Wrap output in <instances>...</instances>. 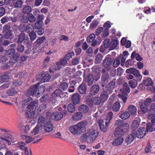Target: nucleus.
<instances>
[{"label":"nucleus","mask_w":155,"mask_h":155,"mask_svg":"<svg viewBox=\"0 0 155 155\" xmlns=\"http://www.w3.org/2000/svg\"><path fill=\"white\" fill-rule=\"evenodd\" d=\"M69 130L74 135L80 134L85 132V133L81 136V139L83 141H86L89 143L93 142L97 138L99 134L97 130L91 129L86 130L85 124L82 122L70 127Z\"/></svg>","instance_id":"nucleus-1"},{"label":"nucleus","mask_w":155,"mask_h":155,"mask_svg":"<svg viewBox=\"0 0 155 155\" xmlns=\"http://www.w3.org/2000/svg\"><path fill=\"white\" fill-rule=\"evenodd\" d=\"M51 119L50 116L46 117L41 116L39 117L38 120V124L34 129L31 132V135H34L37 134L40 131L43 129V127L46 124L48 120Z\"/></svg>","instance_id":"nucleus-2"},{"label":"nucleus","mask_w":155,"mask_h":155,"mask_svg":"<svg viewBox=\"0 0 155 155\" xmlns=\"http://www.w3.org/2000/svg\"><path fill=\"white\" fill-rule=\"evenodd\" d=\"M113 116V113L110 112L107 114L105 118L100 121L99 124L100 128L102 131L105 132L107 130Z\"/></svg>","instance_id":"nucleus-3"},{"label":"nucleus","mask_w":155,"mask_h":155,"mask_svg":"<svg viewBox=\"0 0 155 155\" xmlns=\"http://www.w3.org/2000/svg\"><path fill=\"white\" fill-rule=\"evenodd\" d=\"M38 101L37 100L31 101L29 103V105L27 107L30 110L29 112H27L26 113L28 115V117L29 118H35L37 117L36 114L34 110H32L33 107L35 106H37L36 105L38 104Z\"/></svg>","instance_id":"nucleus-4"},{"label":"nucleus","mask_w":155,"mask_h":155,"mask_svg":"<svg viewBox=\"0 0 155 155\" xmlns=\"http://www.w3.org/2000/svg\"><path fill=\"white\" fill-rule=\"evenodd\" d=\"M121 91L122 94H118V97L124 103H125L127 99L126 95H127L130 91V88L127 83H125L124 84L123 88L121 90Z\"/></svg>","instance_id":"nucleus-5"},{"label":"nucleus","mask_w":155,"mask_h":155,"mask_svg":"<svg viewBox=\"0 0 155 155\" xmlns=\"http://www.w3.org/2000/svg\"><path fill=\"white\" fill-rule=\"evenodd\" d=\"M67 65V62L66 61H61V60L55 64H51L50 67L49 71L51 73H53L56 71H58L63 67Z\"/></svg>","instance_id":"nucleus-6"},{"label":"nucleus","mask_w":155,"mask_h":155,"mask_svg":"<svg viewBox=\"0 0 155 155\" xmlns=\"http://www.w3.org/2000/svg\"><path fill=\"white\" fill-rule=\"evenodd\" d=\"M152 99L150 98H147L144 102L143 101H140L139 102V105L142 111L144 113H145L148 111V106L151 102Z\"/></svg>","instance_id":"nucleus-7"},{"label":"nucleus","mask_w":155,"mask_h":155,"mask_svg":"<svg viewBox=\"0 0 155 155\" xmlns=\"http://www.w3.org/2000/svg\"><path fill=\"white\" fill-rule=\"evenodd\" d=\"M41 92L38 93H35L34 91L35 90V87H31L30 89L27 91L25 93V94L27 96H29L31 95L37 97H39L41 95V94L44 92V88L42 87Z\"/></svg>","instance_id":"nucleus-8"},{"label":"nucleus","mask_w":155,"mask_h":155,"mask_svg":"<svg viewBox=\"0 0 155 155\" xmlns=\"http://www.w3.org/2000/svg\"><path fill=\"white\" fill-rule=\"evenodd\" d=\"M115 126H119L123 130L125 133L129 129V126L128 124L124 123L121 120H118L116 121Z\"/></svg>","instance_id":"nucleus-9"},{"label":"nucleus","mask_w":155,"mask_h":155,"mask_svg":"<svg viewBox=\"0 0 155 155\" xmlns=\"http://www.w3.org/2000/svg\"><path fill=\"white\" fill-rule=\"evenodd\" d=\"M132 132L136 137L140 138L145 135L146 130L145 128L142 127L139 128L137 131L133 130Z\"/></svg>","instance_id":"nucleus-10"},{"label":"nucleus","mask_w":155,"mask_h":155,"mask_svg":"<svg viewBox=\"0 0 155 155\" xmlns=\"http://www.w3.org/2000/svg\"><path fill=\"white\" fill-rule=\"evenodd\" d=\"M64 93L60 89L56 90L52 94V96L54 100L63 97Z\"/></svg>","instance_id":"nucleus-11"},{"label":"nucleus","mask_w":155,"mask_h":155,"mask_svg":"<svg viewBox=\"0 0 155 155\" xmlns=\"http://www.w3.org/2000/svg\"><path fill=\"white\" fill-rule=\"evenodd\" d=\"M54 127V126L51 122L50 121H48L43 127V129L44 128L46 132H50L53 130Z\"/></svg>","instance_id":"nucleus-12"},{"label":"nucleus","mask_w":155,"mask_h":155,"mask_svg":"<svg viewBox=\"0 0 155 155\" xmlns=\"http://www.w3.org/2000/svg\"><path fill=\"white\" fill-rule=\"evenodd\" d=\"M115 84L114 81L110 82L106 86L105 90L109 92L110 94L112 92V89L114 88Z\"/></svg>","instance_id":"nucleus-13"},{"label":"nucleus","mask_w":155,"mask_h":155,"mask_svg":"<svg viewBox=\"0 0 155 155\" xmlns=\"http://www.w3.org/2000/svg\"><path fill=\"white\" fill-rule=\"evenodd\" d=\"M143 83L145 86L150 87V88H149L148 90H151L153 89V83L151 78H148L146 79L143 81Z\"/></svg>","instance_id":"nucleus-14"},{"label":"nucleus","mask_w":155,"mask_h":155,"mask_svg":"<svg viewBox=\"0 0 155 155\" xmlns=\"http://www.w3.org/2000/svg\"><path fill=\"white\" fill-rule=\"evenodd\" d=\"M80 97L78 94H74L72 96L71 100L74 104H78L80 103Z\"/></svg>","instance_id":"nucleus-15"},{"label":"nucleus","mask_w":155,"mask_h":155,"mask_svg":"<svg viewBox=\"0 0 155 155\" xmlns=\"http://www.w3.org/2000/svg\"><path fill=\"white\" fill-rule=\"evenodd\" d=\"M102 72L103 74L102 77V85L103 87H104L105 85L108 81V75L107 73L105 72V71L104 69L102 70Z\"/></svg>","instance_id":"nucleus-16"},{"label":"nucleus","mask_w":155,"mask_h":155,"mask_svg":"<svg viewBox=\"0 0 155 155\" xmlns=\"http://www.w3.org/2000/svg\"><path fill=\"white\" fill-rule=\"evenodd\" d=\"M136 137L135 135L132 132L131 134L128 135L125 140V142L127 143V145L131 144Z\"/></svg>","instance_id":"nucleus-17"},{"label":"nucleus","mask_w":155,"mask_h":155,"mask_svg":"<svg viewBox=\"0 0 155 155\" xmlns=\"http://www.w3.org/2000/svg\"><path fill=\"white\" fill-rule=\"evenodd\" d=\"M124 139L121 137L116 138L112 141V144L114 146H117L121 145L123 142Z\"/></svg>","instance_id":"nucleus-18"},{"label":"nucleus","mask_w":155,"mask_h":155,"mask_svg":"<svg viewBox=\"0 0 155 155\" xmlns=\"http://www.w3.org/2000/svg\"><path fill=\"white\" fill-rule=\"evenodd\" d=\"M94 78L92 74H89L85 78V82L88 85H91L94 81Z\"/></svg>","instance_id":"nucleus-19"},{"label":"nucleus","mask_w":155,"mask_h":155,"mask_svg":"<svg viewBox=\"0 0 155 155\" xmlns=\"http://www.w3.org/2000/svg\"><path fill=\"white\" fill-rule=\"evenodd\" d=\"M109 92L105 90H104L101 93L100 98L102 102H104L107 100L108 97Z\"/></svg>","instance_id":"nucleus-20"},{"label":"nucleus","mask_w":155,"mask_h":155,"mask_svg":"<svg viewBox=\"0 0 155 155\" xmlns=\"http://www.w3.org/2000/svg\"><path fill=\"white\" fill-rule=\"evenodd\" d=\"M99 90V86L97 85H93L90 89V94L92 95L96 94Z\"/></svg>","instance_id":"nucleus-21"},{"label":"nucleus","mask_w":155,"mask_h":155,"mask_svg":"<svg viewBox=\"0 0 155 155\" xmlns=\"http://www.w3.org/2000/svg\"><path fill=\"white\" fill-rule=\"evenodd\" d=\"M82 114L80 112H78L74 114L72 118L74 121H78L80 120L82 118Z\"/></svg>","instance_id":"nucleus-22"},{"label":"nucleus","mask_w":155,"mask_h":155,"mask_svg":"<svg viewBox=\"0 0 155 155\" xmlns=\"http://www.w3.org/2000/svg\"><path fill=\"white\" fill-rule=\"evenodd\" d=\"M128 110L129 112L133 115H135L137 113V108L133 105H130L128 108Z\"/></svg>","instance_id":"nucleus-23"},{"label":"nucleus","mask_w":155,"mask_h":155,"mask_svg":"<svg viewBox=\"0 0 155 155\" xmlns=\"http://www.w3.org/2000/svg\"><path fill=\"white\" fill-rule=\"evenodd\" d=\"M107 57L104 61L103 66L105 68H107L110 66L111 64V59L108 57V55L107 56Z\"/></svg>","instance_id":"nucleus-24"},{"label":"nucleus","mask_w":155,"mask_h":155,"mask_svg":"<svg viewBox=\"0 0 155 155\" xmlns=\"http://www.w3.org/2000/svg\"><path fill=\"white\" fill-rule=\"evenodd\" d=\"M87 90V86L84 83H82L78 87V90L80 94H82L85 93Z\"/></svg>","instance_id":"nucleus-25"},{"label":"nucleus","mask_w":155,"mask_h":155,"mask_svg":"<svg viewBox=\"0 0 155 155\" xmlns=\"http://www.w3.org/2000/svg\"><path fill=\"white\" fill-rule=\"evenodd\" d=\"M140 120L139 118H137L136 120H134L132 123V127L133 129L137 128L139 126Z\"/></svg>","instance_id":"nucleus-26"},{"label":"nucleus","mask_w":155,"mask_h":155,"mask_svg":"<svg viewBox=\"0 0 155 155\" xmlns=\"http://www.w3.org/2000/svg\"><path fill=\"white\" fill-rule=\"evenodd\" d=\"M117 127L116 128L114 132V134L116 136L121 135L125 134L124 131L119 126H117Z\"/></svg>","instance_id":"nucleus-27"},{"label":"nucleus","mask_w":155,"mask_h":155,"mask_svg":"<svg viewBox=\"0 0 155 155\" xmlns=\"http://www.w3.org/2000/svg\"><path fill=\"white\" fill-rule=\"evenodd\" d=\"M146 130L147 132H151L155 130V125L151 122L149 123L147 126Z\"/></svg>","instance_id":"nucleus-28"},{"label":"nucleus","mask_w":155,"mask_h":155,"mask_svg":"<svg viewBox=\"0 0 155 155\" xmlns=\"http://www.w3.org/2000/svg\"><path fill=\"white\" fill-rule=\"evenodd\" d=\"M53 116L54 117V119L56 120H61L63 117V115L61 112H56L53 113ZM52 116H51V118L52 117Z\"/></svg>","instance_id":"nucleus-29"},{"label":"nucleus","mask_w":155,"mask_h":155,"mask_svg":"<svg viewBox=\"0 0 155 155\" xmlns=\"http://www.w3.org/2000/svg\"><path fill=\"white\" fill-rule=\"evenodd\" d=\"M23 12L25 14H29L31 12V8L30 6L27 5H24Z\"/></svg>","instance_id":"nucleus-30"},{"label":"nucleus","mask_w":155,"mask_h":155,"mask_svg":"<svg viewBox=\"0 0 155 155\" xmlns=\"http://www.w3.org/2000/svg\"><path fill=\"white\" fill-rule=\"evenodd\" d=\"M9 79V76L7 74H3L0 77V84L2 83L7 81Z\"/></svg>","instance_id":"nucleus-31"},{"label":"nucleus","mask_w":155,"mask_h":155,"mask_svg":"<svg viewBox=\"0 0 155 155\" xmlns=\"http://www.w3.org/2000/svg\"><path fill=\"white\" fill-rule=\"evenodd\" d=\"M78 110L83 112V113H86L88 111L89 108L87 106L84 104L82 105L79 107Z\"/></svg>","instance_id":"nucleus-32"},{"label":"nucleus","mask_w":155,"mask_h":155,"mask_svg":"<svg viewBox=\"0 0 155 155\" xmlns=\"http://www.w3.org/2000/svg\"><path fill=\"white\" fill-rule=\"evenodd\" d=\"M117 41L116 40H113L110 42V45L109 49L112 50L114 49L117 47Z\"/></svg>","instance_id":"nucleus-33"},{"label":"nucleus","mask_w":155,"mask_h":155,"mask_svg":"<svg viewBox=\"0 0 155 155\" xmlns=\"http://www.w3.org/2000/svg\"><path fill=\"white\" fill-rule=\"evenodd\" d=\"M131 58L134 59L135 57L136 59L138 61H140L142 60V58L138 54H136L135 51H134L131 54Z\"/></svg>","instance_id":"nucleus-34"},{"label":"nucleus","mask_w":155,"mask_h":155,"mask_svg":"<svg viewBox=\"0 0 155 155\" xmlns=\"http://www.w3.org/2000/svg\"><path fill=\"white\" fill-rule=\"evenodd\" d=\"M120 105L119 102H117L115 103L112 107V110L115 112L118 111L120 109Z\"/></svg>","instance_id":"nucleus-35"},{"label":"nucleus","mask_w":155,"mask_h":155,"mask_svg":"<svg viewBox=\"0 0 155 155\" xmlns=\"http://www.w3.org/2000/svg\"><path fill=\"white\" fill-rule=\"evenodd\" d=\"M22 138L25 140V142L27 143H29L35 140L34 138H32L30 136H27L26 135H23L22 136Z\"/></svg>","instance_id":"nucleus-36"},{"label":"nucleus","mask_w":155,"mask_h":155,"mask_svg":"<svg viewBox=\"0 0 155 155\" xmlns=\"http://www.w3.org/2000/svg\"><path fill=\"white\" fill-rule=\"evenodd\" d=\"M133 74L137 77L138 81H139L141 80L142 78V76L141 75L140 73L137 70L135 69Z\"/></svg>","instance_id":"nucleus-37"},{"label":"nucleus","mask_w":155,"mask_h":155,"mask_svg":"<svg viewBox=\"0 0 155 155\" xmlns=\"http://www.w3.org/2000/svg\"><path fill=\"white\" fill-rule=\"evenodd\" d=\"M44 87V92L41 94V95L44 92L45 90V88L44 86L41 85L40 86H33L32 87H35L36 89L34 91L35 93H38L40 92H41V91L42 90L41 89H42V87Z\"/></svg>","instance_id":"nucleus-38"},{"label":"nucleus","mask_w":155,"mask_h":155,"mask_svg":"<svg viewBox=\"0 0 155 155\" xmlns=\"http://www.w3.org/2000/svg\"><path fill=\"white\" fill-rule=\"evenodd\" d=\"M57 39L54 37H52L49 39L47 45L49 46H53L55 44L56 42Z\"/></svg>","instance_id":"nucleus-39"},{"label":"nucleus","mask_w":155,"mask_h":155,"mask_svg":"<svg viewBox=\"0 0 155 155\" xmlns=\"http://www.w3.org/2000/svg\"><path fill=\"white\" fill-rule=\"evenodd\" d=\"M75 104L72 103H70L68 106V110L70 113L74 112L75 110Z\"/></svg>","instance_id":"nucleus-40"},{"label":"nucleus","mask_w":155,"mask_h":155,"mask_svg":"<svg viewBox=\"0 0 155 155\" xmlns=\"http://www.w3.org/2000/svg\"><path fill=\"white\" fill-rule=\"evenodd\" d=\"M51 78V75L50 74L46 73L45 74H44L43 77L42 79V82H48L49 81Z\"/></svg>","instance_id":"nucleus-41"},{"label":"nucleus","mask_w":155,"mask_h":155,"mask_svg":"<svg viewBox=\"0 0 155 155\" xmlns=\"http://www.w3.org/2000/svg\"><path fill=\"white\" fill-rule=\"evenodd\" d=\"M130 117V114L127 111H125L122 113L120 116V117L124 120L128 119Z\"/></svg>","instance_id":"nucleus-42"},{"label":"nucleus","mask_w":155,"mask_h":155,"mask_svg":"<svg viewBox=\"0 0 155 155\" xmlns=\"http://www.w3.org/2000/svg\"><path fill=\"white\" fill-rule=\"evenodd\" d=\"M15 52V50L14 48L10 49L6 51V55L11 57L13 56Z\"/></svg>","instance_id":"nucleus-43"},{"label":"nucleus","mask_w":155,"mask_h":155,"mask_svg":"<svg viewBox=\"0 0 155 155\" xmlns=\"http://www.w3.org/2000/svg\"><path fill=\"white\" fill-rule=\"evenodd\" d=\"M74 54L73 52H69L66 54L65 57L61 60V61H66L67 64L68 63V61L72 57Z\"/></svg>","instance_id":"nucleus-44"},{"label":"nucleus","mask_w":155,"mask_h":155,"mask_svg":"<svg viewBox=\"0 0 155 155\" xmlns=\"http://www.w3.org/2000/svg\"><path fill=\"white\" fill-rule=\"evenodd\" d=\"M68 87V84L66 82H63L61 83L60 85V89L61 90L63 91H66Z\"/></svg>","instance_id":"nucleus-45"},{"label":"nucleus","mask_w":155,"mask_h":155,"mask_svg":"<svg viewBox=\"0 0 155 155\" xmlns=\"http://www.w3.org/2000/svg\"><path fill=\"white\" fill-rule=\"evenodd\" d=\"M103 58V56L101 54H98L96 57L95 62V63L98 64L101 63Z\"/></svg>","instance_id":"nucleus-46"},{"label":"nucleus","mask_w":155,"mask_h":155,"mask_svg":"<svg viewBox=\"0 0 155 155\" xmlns=\"http://www.w3.org/2000/svg\"><path fill=\"white\" fill-rule=\"evenodd\" d=\"M43 24V22L42 21H38L35 23V28L38 29L41 28Z\"/></svg>","instance_id":"nucleus-47"},{"label":"nucleus","mask_w":155,"mask_h":155,"mask_svg":"<svg viewBox=\"0 0 155 155\" xmlns=\"http://www.w3.org/2000/svg\"><path fill=\"white\" fill-rule=\"evenodd\" d=\"M67 73L70 75L72 74H74L75 72V69L74 68H71L69 67H67L66 69Z\"/></svg>","instance_id":"nucleus-48"},{"label":"nucleus","mask_w":155,"mask_h":155,"mask_svg":"<svg viewBox=\"0 0 155 155\" xmlns=\"http://www.w3.org/2000/svg\"><path fill=\"white\" fill-rule=\"evenodd\" d=\"M129 83L130 86V87L132 88H135L137 85V82L136 80L133 79L130 81Z\"/></svg>","instance_id":"nucleus-49"},{"label":"nucleus","mask_w":155,"mask_h":155,"mask_svg":"<svg viewBox=\"0 0 155 155\" xmlns=\"http://www.w3.org/2000/svg\"><path fill=\"white\" fill-rule=\"evenodd\" d=\"M16 93V91L13 88L9 89L7 92L8 95L10 96H14Z\"/></svg>","instance_id":"nucleus-50"},{"label":"nucleus","mask_w":155,"mask_h":155,"mask_svg":"<svg viewBox=\"0 0 155 155\" xmlns=\"http://www.w3.org/2000/svg\"><path fill=\"white\" fill-rule=\"evenodd\" d=\"M26 36L23 33H21L19 35L18 39L17 41L18 43H21L24 40Z\"/></svg>","instance_id":"nucleus-51"},{"label":"nucleus","mask_w":155,"mask_h":155,"mask_svg":"<svg viewBox=\"0 0 155 155\" xmlns=\"http://www.w3.org/2000/svg\"><path fill=\"white\" fill-rule=\"evenodd\" d=\"M46 107L45 104H41L39 107V111L41 112L42 113H44L45 111Z\"/></svg>","instance_id":"nucleus-52"},{"label":"nucleus","mask_w":155,"mask_h":155,"mask_svg":"<svg viewBox=\"0 0 155 155\" xmlns=\"http://www.w3.org/2000/svg\"><path fill=\"white\" fill-rule=\"evenodd\" d=\"M8 95L5 93H0V98H1L3 100H8Z\"/></svg>","instance_id":"nucleus-53"},{"label":"nucleus","mask_w":155,"mask_h":155,"mask_svg":"<svg viewBox=\"0 0 155 155\" xmlns=\"http://www.w3.org/2000/svg\"><path fill=\"white\" fill-rule=\"evenodd\" d=\"M120 58H117L114 60L113 63V66L114 67L116 68L119 65L120 63Z\"/></svg>","instance_id":"nucleus-54"},{"label":"nucleus","mask_w":155,"mask_h":155,"mask_svg":"<svg viewBox=\"0 0 155 155\" xmlns=\"http://www.w3.org/2000/svg\"><path fill=\"white\" fill-rule=\"evenodd\" d=\"M110 39H107L104 41V46L105 48H110Z\"/></svg>","instance_id":"nucleus-55"},{"label":"nucleus","mask_w":155,"mask_h":155,"mask_svg":"<svg viewBox=\"0 0 155 155\" xmlns=\"http://www.w3.org/2000/svg\"><path fill=\"white\" fill-rule=\"evenodd\" d=\"M95 35L94 34H92L89 36L87 38V41L88 42H92L94 40Z\"/></svg>","instance_id":"nucleus-56"},{"label":"nucleus","mask_w":155,"mask_h":155,"mask_svg":"<svg viewBox=\"0 0 155 155\" xmlns=\"http://www.w3.org/2000/svg\"><path fill=\"white\" fill-rule=\"evenodd\" d=\"M149 119H151V122L155 125V114H150L148 116Z\"/></svg>","instance_id":"nucleus-57"},{"label":"nucleus","mask_w":155,"mask_h":155,"mask_svg":"<svg viewBox=\"0 0 155 155\" xmlns=\"http://www.w3.org/2000/svg\"><path fill=\"white\" fill-rule=\"evenodd\" d=\"M15 8H20L22 6L23 2L22 0H16V3Z\"/></svg>","instance_id":"nucleus-58"},{"label":"nucleus","mask_w":155,"mask_h":155,"mask_svg":"<svg viewBox=\"0 0 155 155\" xmlns=\"http://www.w3.org/2000/svg\"><path fill=\"white\" fill-rule=\"evenodd\" d=\"M24 43L28 47H30L31 45V44L30 42V40L29 38L26 36L24 40Z\"/></svg>","instance_id":"nucleus-59"},{"label":"nucleus","mask_w":155,"mask_h":155,"mask_svg":"<svg viewBox=\"0 0 155 155\" xmlns=\"http://www.w3.org/2000/svg\"><path fill=\"white\" fill-rule=\"evenodd\" d=\"M16 0H9L8 1V5L11 7L15 8Z\"/></svg>","instance_id":"nucleus-60"},{"label":"nucleus","mask_w":155,"mask_h":155,"mask_svg":"<svg viewBox=\"0 0 155 155\" xmlns=\"http://www.w3.org/2000/svg\"><path fill=\"white\" fill-rule=\"evenodd\" d=\"M45 37L42 36L38 38L36 41V42L38 44H41L45 41Z\"/></svg>","instance_id":"nucleus-61"},{"label":"nucleus","mask_w":155,"mask_h":155,"mask_svg":"<svg viewBox=\"0 0 155 155\" xmlns=\"http://www.w3.org/2000/svg\"><path fill=\"white\" fill-rule=\"evenodd\" d=\"M29 36L32 41H34L36 38V33L34 31L31 32L30 33Z\"/></svg>","instance_id":"nucleus-62"},{"label":"nucleus","mask_w":155,"mask_h":155,"mask_svg":"<svg viewBox=\"0 0 155 155\" xmlns=\"http://www.w3.org/2000/svg\"><path fill=\"white\" fill-rule=\"evenodd\" d=\"M12 31L11 30L8 31H7L5 35V38L6 39H8L12 35Z\"/></svg>","instance_id":"nucleus-63"},{"label":"nucleus","mask_w":155,"mask_h":155,"mask_svg":"<svg viewBox=\"0 0 155 155\" xmlns=\"http://www.w3.org/2000/svg\"><path fill=\"white\" fill-rule=\"evenodd\" d=\"M101 101V99L98 97H96L94 99L93 103L96 105L99 104Z\"/></svg>","instance_id":"nucleus-64"}]
</instances>
